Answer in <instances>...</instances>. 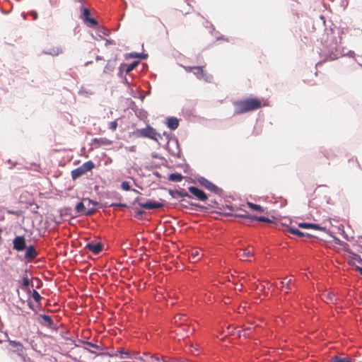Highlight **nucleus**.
<instances>
[{
    "instance_id": "nucleus-49",
    "label": "nucleus",
    "mask_w": 362,
    "mask_h": 362,
    "mask_svg": "<svg viewBox=\"0 0 362 362\" xmlns=\"http://www.w3.org/2000/svg\"><path fill=\"white\" fill-rule=\"evenodd\" d=\"M136 216H141L144 214V211L139 210V211H136Z\"/></svg>"
},
{
    "instance_id": "nucleus-40",
    "label": "nucleus",
    "mask_w": 362,
    "mask_h": 362,
    "mask_svg": "<svg viewBox=\"0 0 362 362\" xmlns=\"http://www.w3.org/2000/svg\"><path fill=\"white\" fill-rule=\"evenodd\" d=\"M119 351H120V350L117 351L115 353H102L100 355H107V356H108L110 357L118 356H119Z\"/></svg>"
},
{
    "instance_id": "nucleus-56",
    "label": "nucleus",
    "mask_w": 362,
    "mask_h": 362,
    "mask_svg": "<svg viewBox=\"0 0 362 362\" xmlns=\"http://www.w3.org/2000/svg\"><path fill=\"white\" fill-rule=\"evenodd\" d=\"M111 206H122L121 204H112Z\"/></svg>"
},
{
    "instance_id": "nucleus-11",
    "label": "nucleus",
    "mask_w": 362,
    "mask_h": 362,
    "mask_svg": "<svg viewBox=\"0 0 362 362\" xmlns=\"http://www.w3.org/2000/svg\"><path fill=\"white\" fill-rule=\"evenodd\" d=\"M203 255L200 250L193 249L189 253V258L192 262H197L202 258Z\"/></svg>"
},
{
    "instance_id": "nucleus-12",
    "label": "nucleus",
    "mask_w": 362,
    "mask_h": 362,
    "mask_svg": "<svg viewBox=\"0 0 362 362\" xmlns=\"http://www.w3.org/2000/svg\"><path fill=\"white\" fill-rule=\"evenodd\" d=\"M138 64H139V62H133L132 63H131L129 64H122L119 66V75H120V76L122 75L124 67L125 68V69H124L125 73L129 74L138 65Z\"/></svg>"
},
{
    "instance_id": "nucleus-38",
    "label": "nucleus",
    "mask_w": 362,
    "mask_h": 362,
    "mask_svg": "<svg viewBox=\"0 0 362 362\" xmlns=\"http://www.w3.org/2000/svg\"><path fill=\"white\" fill-rule=\"evenodd\" d=\"M85 344L87 345L89 347L93 348V349H97V350H101L102 349L99 346H98L97 344H93L92 342L86 341Z\"/></svg>"
},
{
    "instance_id": "nucleus-59",
    "label": "nucleus",
    "mask_w": 362,
    "mask_h": 362,
    "mask_svg": "<svg viewBox=\"0 0 362 362\" xmlns=\"http://www.w3.org/2000/svg\"><path fill=\"white\" fill-rule=\"evenodd\" d=\"M134 192L139 193V192L136 189H133Z\"/></svg>"
},
{
    "instance_id": "nucleus-47",
    "label": "nucleus",
    "mask_w": 362,
    "mask_h": 362,
    "mask_svg": "<svg viewBox=\"0 0 362 362\" xmlns=\"http://www.w3.org/2000/svg\"><path fill=\"white\" fill-rule=\"evenodd\" d=\"M178 193H179V194L181 197H189V195L186 192H178Z\"/></svg>"
},
{
    "instance_id": "nucleus-45",
    "label": "nucleus",
    "mask_w": 362,
    "mask_h": 362,
    "mask_svg": "<svg viewBox=\"0 0 362 362\" xmlns=\"http://www.w3.org/2000/svg\"><path fill=\"white\" fill-rule=\"evenodd\" d=\"M247 216H250V214H239L238 215V217H241V218H246L247 220H248V218L247 217Z\"/></svg>"
},
{
    "instance_id": "nucleus-16",
    "label": "nucleus",
    "mask_w": 362,
    "mask_h": 362,
    "mask_svg": "<svg viewBox=\"0 0 362 362\" xmlns=\"http://www.w3.org/2000/svg\"><path fill=\"white\" fill-rule=\"evenodd\" d=\"M288 231L293 235H296L297 236H298L299 238H303V237H311L312 235L309 233H303L302 231H300V230H298V228H296L294 227H289L288 228Z\"/></svg>"
},
{
    "instance_id": "nucleus-6",
    "label": "nucleus",
    "mask_w": 362,
    "mask_h": 362,
    "mask_svg": "<svg viewBox=\"0 0 362 362\" xmlns=\"http://www.w3.org/2000/svg\"><path fill=\"white\" fill-rule=\"evenodd\" d=\"M237 256L243 261L250 260V258L253 256V248L248 247L240 249L237 252Z\"/></svg>"
},
{
    "instance_id": "nucleus-52",
    "label": "nucleus",
    "mask_w": 362,
    "mask_h": 362,
    "mask_svg": "<svg viewBox=\"0 0 362 362\" xmlns=\"http://www.w3.org/2000/svg\"><path fill=\"white\" fill-rule=\"evenodd\" d=\"M348 54H349V56H350V57H354V55L355 54H354V52H353V51H349V52H348Z\"/></svg>"
},
{
    "instance_id": "nucleus-34",
    "label": "nucleus",
    "mask_w": 362,
    "mask_h": 362,
    "mask_svg": "<svg viewBox=\"0 0 362 362\" xmlns=\"http://www.w3.org/2000/svg\"><path fill=\"white\" fill-rule=\"evenodd\" d=\"M121 188L124 191L131 190L130 185L127 181H123L121 184Z\"/></svg>"
},
{
    "instance_id": "nucleus-14",
    "label": "nucleus",
    "mask_w": 362,
    "mask_h": 362,
    "mask_svg": "<svg viewBox=\"0 0 362 362\" xmlns=\"http://www.w3.org/2000/svg\"><path fill=\"white\" fill-rule=\"evenodd\" d=\"M43 53L45 54H49L53 57H56V56L63 53V48L59 46L53 47L47 50H44Z\"/></svg>"
},
{
    "instance_id": "nucleus-27",
    "label": "nucleus",
    "mask_w": 362,
    "mask_h": 362,
    "mask_svg": "<svg viewBox=\"0 0 362 362\" xmlns=\"http://www.w3.org/2000/svg\"><path fill=\"white\" fill-rule=\"evenodd\" d=\"M82 15L81 18L83 21H86L87 18L90 17V11L87 8L81 7Z\"/></svg>"
},
{
    "instance_id": "nucleus-26",
    "label": "nucleus",
    "mask_w": 362,
    "mask_h": 362,
    "mask_svg": "<svg viewBox=\"0 0 362 362\" xmlns=\"http://www.w3.org/2000/svg\"><path fill=\"white\" fill-rule=\"evenodd\" d=\"M247 205L251 209H252L254 211H261V212H262L264 211L263 208L260 205L253 204L252 202H247Z\"/></svg>"
},
{
    "instance_id": "nucleus-13",
    "label": "nucleus",
    "mask_w": 362,
    "mask_h": 362,
    "mask_svg": "<svg viewBox=\"0 0 362 362\" xmlns=\"http://www.w3.org/2000/svg\"><path fill=\"white\" fill-rule=\"evenodd\" d=\"M37 255L36 250L33 245H30L26 248V251L25 253V259H33L35 258Z\"/></svg>"
},
{
    "instance_id": "nucleus-15",
    "label": "nucleus",
    "mask_w": 362,
    "mask_h": 362,
    "mask_svg": "<svg viewBox=\"0 0 362 362\" xmlns=\"http://www.w3.org/2000/svg\"><path fill=\"white\" fill-rule=\"evenodd\" d=\"M167 126L171 130L176 129L179 126V121L176 117H170L167 118Z\"/></svg>"
},
{
    "instance_id": "nucleus-51",
    "label": "nucleus",
    "mask_w": 362,
    "mask_h": 362,
    "mask_svg": "<svg viewBox=\"0 0 362 362\" xmlns=\"http://www.w3.org/2000/svg\"><path fill=\"white\" fill-rule=\"evenodd\" d=\"M356 270L362 275V267H356Z\"/></svg>"
},
{
    "instance_id": "nucleus-21",
    "label": "nucleus",
    "mask_w": 362,
    "mask_h": 362,
    "mask_svg": "<svg viewBox=\"0 0 362 362\" xmlns=\"http://www.w3.org/2000/svg\"><path fill=\"white\" fill-rule=\"evenodd\" d=\"M248 221H258L262 222H270V220L265 216H247Z\"/></svg>"
},
{
    "instance_id": "nucleus-7",
    "label": "nucleus",
    "mask_w": 362,
    "mask_h": 362,
    "mask_svg": "<svg viewBox=\"0 0 362 362\" xmlns=\"http://www.w3.org/2000/svg\"><path fill=\"white\" fill-rule=\"evenodd\" d=\"M13 249L16 251H23L26 248L24 236H16L13 240Z\"/></svg>"
},
{
    "instance_id": "nucleus-42",
    "label": "nucleus",
    "mask_w": 362,
    "mask_h": 362,
    "mask_svg": "<svg viewBox=\"0 0 362 362\" xmlns=\"http://www.w3.org/2000/svg\"><path fill=\"white\" fill-rule=\"evenodd\" d=\"M250 329H251V328H250V327H247V328L244 329L243 330H242V334H240V336H241V335H243V337H248V336H249V334H250V332H249V331H250Z\"/></svg>"
},
{
    "instance_id": "nucleus-60",
    "label": "nucleus",
    "mask_w": 362,
    "mask_h": 362,
    "mask_svg": "<svg viewBox=\"0 0 362 362\" xmlns=\"http://www.w3.org/2000/svg\"><path fill=\"white\" fill-rule=\"evenodd\" d=\"M124 81H125V83H129L127 82V78H125V79H124Z\"/></svg>"
},
{
    "instance_id": "nucleus-22",
    "label": "nucleus",
    "mask_w": 362,
    "mask_h": 362,
    "mask_svg": "<svg viewBox=\"0 0 362 362\" xmlns=\"http://www.w3.org/2000/svg\"><path fill=\"white\" fill-rule=\"evenodd\" d=\"M80 167L83 170V172L86 173L91 170L95 167V165L91 160H88L83 163Z\"/></svg>"
},
{
    "instance_id": "nucleus-10",
    "label": "nucleus",
    "mask_w": 362,
    "mask_h": 362,
    "mask_svg": "<svg viewBox=\"0 0 362 362\" xmlns=\"http://www.w3.org/2000/svg\"><path fill=\"white\" fill-rule=\"evenodd\" d=\"M86 249L91 251L94 255H98L103 249V244L97 242H90L87 243Z\"/></svg>"
},
{
    "instance_id": "nucleus-30",
    "label": "nucleus",
    "mask_w": 362,
    "mask_h": 362,
    "mask_svg": "<svg viewBox=\"0 0 362 362\" xmlns=\"http://www.w3.org/2000/svg\"><path fill=\"white\" fill-rule=\"evenodd\" d=\"M32 296H33V299L35 300V301L37 303H40V300L42 299V297L40 295V293L35 290H33Z\"/></svg>"
},
{
    "instance_id": "nucleus-31",
    "label": "nucleus",
    "mask_w": 362,
    "mask_h": 362,
    "mask_svg": "<svg viewBox=\"0 0 362 362\" xmlns=\"http://www.w3.org/2000/svg\"><path fill=\"white\" fill-rule=\"evenodd\" d=\"M83 202H84L85 203H86V202H87L86 205H87L88 207H89L90 205H92V206H93V207H92V208H94V209H95V206H97V204H98V202H97L93 201V200L90 199H83Z\"/></svg>"
},
{
    "instance_id": "nucleus-55",
    "label": "nucleus",
    "mask_w": 362,
    "mask_h": 362,
    "mask_svg": "<svg viewBox=\"0 0 362 362\" xmlns=\"http://www.w3.org/2000/svg\"><path fill=\"white\" fill-rule=\"evenodd\" d=\"M33 18L35 20L37 18V14L35 12H33Z\"/></svg>"
},
{
    "instance_id": "nucleus-24",
    "label": "nucleus",
    "mask_w": 362,
    "mask_h": 362,
    "mask_svg": "<svg viewBox=\"0 0 362 362\" xmlns=\"http://www.w3.org/2000/svg\"><path fill=\"white\" fill-rule=\"evenodd\" d=\"M183 176L180 173H172L169 175L168 180L171 182H181Z\"/></svg>"
},
{
    "instance_id": "nucleus-25",
    "label": "nucleus",
    "mask_w": 362,
    "mask_h": 362,
    "mask_svg": "<svg viewBox=\"0 0 362 362\" xmlns=\"http://www.w3.org/2000/svg\"><path fill=\"white\" fill-rule=\"evenodd\" d=\"M330 362H352V361L349 357L334 356L331 358Z\"/></svg>"
},
{
    "instance_id": "nucleus-58",
    "label": "nucleus",
    "mask_w": 362,
    "mask_h": 362,
    "mask_svg": "<svg viewBox=\"0 0 362 362\" xmlns=\"http://www.w3.org/2000/svg\"><path fill=\"white\" fill-rule=\"evenodd\" d=\"M164 135L166 136L167 139H168V134L164 133Z\"/></svg>"
},
{
    "instance_id": "nucleus-61",
    "label": "nucleus",
    "mask_w": 362,
    "mask_h": 362,
    "mask_svg": "<svg viewBox=\"0 0 362 362\" xmlns=\"http://www.w3.org/2000/svg\"><path fill=\"white\" fill-rule=\"evenodd\" d=\"M98 139H94V141H98Z\"/></svg>"
},
{
    "instance_id": "nucleus-4",
    "label": "nucleus",
    "mask_w": 362,
    "mask_h": 362,
    "mask_svg": "<svg viewBox=\"0 0 362 362\" xmlns=\"http://www.w3.org/2000/svg\"><path fill=\"white\" fill-rule=\"evenodd\" d=\"M192 73L199 80H204L206 82H211L213 79L212 75L206 73L203 69V66H194V70L192 71Z\"/></svg>"
},
{
    "instance_id": "nucleus-50",
    "label": "nucleus",
    "mask_w": 362,
    "mask_h": 362,
    "mask_svg": "<svg viewBox=\"0 0 362 362\" xmlns=\"http://www.w3.org/2000/svg\"><path fill=\"white\" fill-rule=\"evenodd\" d=\"M110 44H112V40H106L105 46H107Z\"/></svg>"
},
{
    "instance_id": "nucleus-41",
    "label": "nucleus",
    "mask_w": 362,
    "mask_h": 362,
    "mask_svg": "<svg viewBox=\"0 0 362 362\" xmlns=\"http://www.w3.org/2000/svg\"><path fill=\"white\" fill-rule=\"evenodd\" d=\"M298 226L300 228H302L310 229L311 223H299L298 224Z\"/></svg>"
},
{
    "instance_id": "nucleus-3",
    "label": "nucleus",
    "mask_w": 362,
    "mask_h": 362,
    "mask_svg": "<svg viewBox=\"0 0 362 362\" xmlns=\"http://www.w3.org/2000/svg\"><path fill=\"white\" fill-rule=\"evenodd\" d=\"M198 182L208 190L213 192L216 194H221L222 189L218 187L216 185L209 181L204 177H199L197 178Z\"/></svg>"
},
{
    "instance_id": "nucleus-54",
    "label": "nucleus",
    "mask_w": 362,
    "mask_h": 362,
    "mask_svg": "<svg viewBox=\"0 0 362 362\" xmlns=\"http://www.w3.org/2000/svg\"><path fill=\"white\" fill-rule=\"evenodd\" d=\"M93 63L92 61H88V62H86L85 64H84V66H88L89 64H91Z\"/></svg>"
},
{
    "instance_id": "nucleus-53",
    "label": "nucleus",
    "mask_w": 362,
    "mask_h": 362,
    "mask_svg": "<svg viewBox=\"0 0 362 362\" xmlns=\"http://www.w3.org/2000/svg\"><path fill=\"white\" fill-rule=\"evenodd\" d=\"M103 58L102 57H100V56H97L95 57V60L96 61H100V60H103Z\"/></svg>"
},
{
    "instance_id": "nucleus-18",
    "label": "nucleus",
    "mask_w": 362,
    "mask_h": 362,
    "mask_svg": "<svg viewBox=\"0 0 362 362\" xmlns=\"http://www.w3.org/2000/svg\"><path fill=\"white\" fill-rule=\"evenodd\" d=\"M8 341L9 344L16 349L15 351L16 352H18V354L23 352V346L21 342L16 341L14 340H11V339H8Z\"/></svg>"
},
{
    "instance_id": "nucleus-43",
    "label": "nucleus",
    "mask_w": 362,
    "mask_h": 362,
    "mask_svg": "<svg viewBox=\"0 0 362 362\" xmlns=\"http://www.w3.org/2000/svg\"><path fill=\"white\" fill-rule=\"evenodd\" d=\"M130 57H140V58H142V59H145L146 58V55L145 54H139V53H131L130 54Z\"/></svg>"
},
{
    "instance_id": "nucleus-28",
    "label": "nucleus",
    "mask_w": 362,
    "mask_h": 362,
    "mask_svg": "<svg viewBox=\"0 0 362 362\" xmlns=\"http://www.w3.org/2000/svg\"><path fill=\"white\" fill-rule=\"evenodd\" d=\"M40 317L44 320V322L47 324V325L51 326L53 324V321L50 316L47 315H41Z\"/></svg>"
},
{
    "instance_id": "nucleus-33",
    "label": "nucleus",
    "mask_w": 362,
    "mask_h": 362,
    "mask_svg": "<svg viewBox=\"0 0 362 362\" xmlns=\"http://www.w3.org/2000/svg\"><path fill=\"white\" fill-rule=\"evenodd\" d=\"M281 284L284 286H286V288L289 289L291 288L292 279H285L284 281H281Z\"/></svg>"
},
{
    "instance_id": "nucleus-1",
    "label": "nucleus",
    "mask_w": 362,
    "mask_h": 362,
    "mask_svg": "<svg viewBox=\"0 0 362 362\" xmlns=\"http://www.w3.org/2000/svg\"><path fill=\"white\" fill-rule=\"evenodd\" d=\"M233 105L235 106L234 114L239 115L258 109L261 106V103L256 98H247L235 101Z\"/></svg>"
},
{
    "instance_id": "nucleus-9",
    "label": "nucleus",
    "mask_w": 362,
    "mask_h": 362,
    "mask_svg": "<svg viewBox=\"0 0 362 362\" xmlns=\"http://www.w3.org/2000/svg\"><path fill=\"white\" fill-rule=\"evenodd\" d=\"M85 202H78L76 206V213L81 214H86V215H91L95 213V209L94 208H90L87 211H86V206H85Z\"/></svg>"
},
{
    "instance_id": "nucleus-48",
    "label": "nucleus",
    "mask_w": 362,
    "mask_h": 362,
    "mask_svg": "<svg viewBox=\"0 0 362 362\" xmlns=\"http://www.w3.org/2000/svg\"><path fill=\"white\" fill-rule=\"evenodd\" d=\"M128 150H129V151H132V152H134V151H135V150H136V146H129V147L128 148Z\"/></svg>"
},
{
    "instance_id": "nucleus-36",
    "label": "nucleus",
    "mask_w": 362,
    "mask_h": 362,
    "mask_svg": "<svg viewBox=\"0 0 362 362\" xmlns=\"http://www.w3.org/2000/svg\"><path fill=\"white\" fill-rule=\"evenodd\" d=\"M84 21L85 22H88L90 23V25H91V26H94V25H98V21L95 18H93L89 17L88 18H87Z\"/></svg>"
},
{
    "instance_id": "nucleus-32",
    "label": "nucleus",
    "mask_w": 362,
    "mask_h": 362,
    "mask_svg": "<svg viewBox=\"0 0 362 362\" xmlns=\"http://www.w3.org/2000/svg\"><path fill=\"white\" fill-rule=\"evenodd\" d=\"M113 70H114V66H112L111 64H110L109 63H107L104 68L103 72L105 74H110L113 71Z\"/></svg>"
},
{
    "instance_id": "nucleus-23",
    "label": "nucleus",
    "mask_w": 362,
    "mask_h": 362,
    "mask_svg": "<svg viewBox=\"0 0 362 362\" xmlns=\"http://www.w3.org/2000/svg\"><path fill=\"white\" fill-rule=\"evenodd\" d=\"M142 362H160L159 358L154 356L146 355L145 358H139ZM163 362H165L164 361Z\"/></svg>"
},
{
    "instance_id": "nucleus-44",
    "label": "nucleus",
    "mask_w": 362,
    "mask_h": 362,
    "mask_svg": "<svg viewBox=\"0 0 362 362\" xmlns=\"http://www.w3.org/2000/svg\"><path fill=\"white\" fill-rule=\"evenodd\" d=\"M184 68L185 71L187 72H192V71L194 70V66H185Z\"/></svg>"
},
{
    "instance_id": "nucleus-17",
    "label": "nucleus",
    "mask_w": 362,
    "mask_h": 362,
    "mask_svg": "<svg viewBox=\"0 0 362 362\" xmlns=\"http://www.w3.org/2000/svg\"><path fill=\"white\" fill-rule=\"evenodd\" d=\"M322 299L327 303H334L337 301V297L333 293L327 292L322 295Z\"/></svg>"
},
{
    "instance_id": "nucleus-19",
    "label": "nucleus",
    "mask_w": 362,
    "mask_h": 362,
    "mask_svg": "<svg viewBox=\"0 0 362 362\" xmlns=\"http://www.w3.org/2000/svg\"><path fill=\"white\" fill-rule=\"evenodd\" d=\"M71 178L76 180L85 174L83 170L79 166L71 171Z\"/></svg>"
},
{
    "instance_id": "nucleus-57",
    "label": "nucleus",
    "mask_w": 362,
    "mask_h": 362,
    "mask_svg": "<svg viewBox=\"0 0 362 362\" xmlns=\"http://www.w3.org/2000/svg\"><path fill=\"white\" fill-rule=\"evenodd\" d=\"M86 349L88 350L91 353H95V351H92V350L89 349L88 347H86Z\"/></svg>"
},
{
    "instance_id": "nucleus-35",
    "label": "nucleus",
    "mask_w": 362,
    "mask_h": 362,
    "mask_svg": "<svg viewBox=\"0 0 362 362\" xmlns=\"http://www.w3.org/2000/svg\"><path fill=\"white\" fill-rule=\"evenodd\" d=\"M117 127V120L112 121L109 124V129L112 132L115 131Z\"/></svg>"
},
{
    "instance_id": "nucleus-5",
    "label": "nucleus",
    "mask_w": 362,
    "mask_h": 362,
    "mask_svg": "<svg viewBox=\"0 0 362 362\" xmlns=\"http://www.w3.org/2000/svg\"><path fill=\"white\" fill-rule=\"evenodd\" d=\"M140 198L137 197L136 199V201L139 202V205L144 209H159L163 206V204L162 202L153 201V200H147L146 202H139Z\"/></svg>"
},
{
    "instance_id": "nucleus-2",
    "label": "nucleus",
    "mask_w": 362,
    "mask_h": 362,
    "mask_svg": "<svg viewBox=\"0 0 362 362\" xmlns=\"http://www.w3.org/2000/svg\"><path fill=\"white\" fill-rule=\"evenodd\" d=\"M135 134L139 137L149 138L154 140L158 139L156 137L158 134L157 132L150 126H147L146 128L136 129Z\"/></svg>"
},
{
    "instance_id": "nucleus-8",
    "label": "nucleus",
    "mask_w": 362,
    "mask_h": 362,
    "mask_svg": "<svg viewBox=\"0 0 362 362\" xmlns=\"http://www.w3.org/2000/svg\"><path fill=\"white\" fill-rule=\"evenodd\" d=\"M188 189L198 200L203 202L206 200L207 196L204 191L194 186L189 187Z\"/></svg>"
},
{
    "instance_id": "nucleus-46",
    "label": "nucleus",
    "mask_w": 362,
    "mask_h": 362,
    "mask_svg": "<svg viewBox=\"0 0 362 362\" xmlns=\"http://www.w3.org/2000/svg\"><path fill=\"white\" fill-rule=\"evenodd\" d=\"M100 33H102L103 35H107L108 31L105 30L104 28H100L99 30Z\"/></svg>"
},
{
    "instance_id": "nucleus-39",
    "label": "nucleus",
    "mask_w": 362,
    "mask_h": 362,
    "mask_svg": "<svg viewBox=\"0 0 362 362\" xmlns=\"http://www.w3.org/2000/svg\"><path fill=\"white\" fill-rule=\"evenodd\" d=\"M30 284V281L28 277H23L22 279V286L23 288L28 287Z\"/></svg>"
},
{
    "instance_id": "nucleus-29",
    "label": "nucleus",
    "mask_w": 362,
    "mask_h": 362,
    "mask_svg": "<svg viewBox=\"0 0 362 362\" xmlns=\"http://www.w3.org/2000/svg\"><path fill=\"white\" fill-rule=\"evenodd\" d=\"M119 352V356L121 358H132L133 357L130 354L129 352L125 351L124 350H120Z\"/></svg>"
},
{
    "instance_id": "nucleus-62",
    "label": "nucleus",
    "mask_w": 362,
    "mask_h": 362,
    "mask_svg": "<svg viewBox=\"0 0 362 362\" xmlns=\"http://www.w3.org/2000/svg\"><path fill=\"white\" fill-rule=\"evenodd\" d=\"M361 238L362 239V236L361 237Z\"/></svg>"
},
{
    "instance_id": "nucleus-20",
    "label": "nucleus",
    "mask_w": 362,
    "mask_h": 362,
    "mask_svg": "<svg viewBox=\"0 0 362 362\" xmlns=\"http://www.w3.org/2000/svg\"><path fill=\"white\" fill-rule=\"evenodd\" d=\"M170 144H174L175 146V150L172 151L170 153L173 156L178 155L180 153L179 147H178V141L176 139H169L168 141V146H169Z\"/></svg>"
},
{
    "instance_id": "nucleus-37",
    "label": "nucleus",
    "mask_w": 362,
    "mask_h": 362,
    "mask_svg": "<svg viewBox=\"0 0 362 362\" xmlns=\"http://www.w3.org/2000/svg\"><path fill=\"white\" fill-rule=\"evenodd\" d=\"M310 229H315V230H318L323 231V230H325V228L322 227V226H320L318 224L311 223Z\"/></svg>"
}]
</instances>
